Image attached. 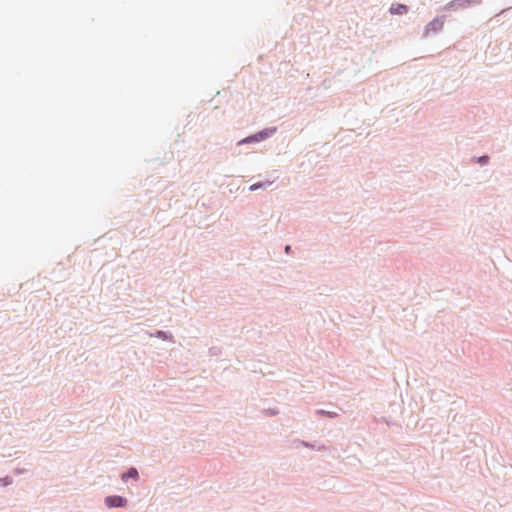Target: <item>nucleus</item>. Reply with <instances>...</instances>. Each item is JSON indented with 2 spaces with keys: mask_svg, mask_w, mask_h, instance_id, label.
<instances>
[{
  "mask_svg": "<svg viewBox=\"0 0 512 512\" xmlns=\"http://www.w3.org/2000/svg\"><path fill=\"white\" fill-rule=\"evenodd\" d=\"M284 251H285V253L289 254L291 252V246L290 245H286L285 248H284Z\"/></svg>",
  "mask_w": 512,
  "mask_h": 512,
  "instance_id": "obj_13",
  "label": "nucleus"
},
{
  "mask_svg": "<svg viewBox=\"0 0 512 512\" xmlns=\"http://www.w3.org/2000/svg\"><path fill=\"white\" fill-rule=\"evenodd\" d=\"M471 161L476 164H479L480 166H485L489 163L490 157L487 154H483L481 156H473L471 158Z\"/></svg>",
  "mask_w": 512,
  "mask_h": 512,
  "instance_id": "obj_6",
  "label": "nucleus"
},
{
  "mask_svg": "<svg viewBox=\"0 0 512 512\" xmlns=\"http://www.w3.org/2000/svg\"><path fill=\"white\" fill-rule=\"evenodd\" d=\"M407 7L403 4H393L391 7H390V12L392 14H405L407 12Z\"/></svg>",
  "mask_w": 512,
  "mask_h": 512,
  "instance_id": "obj_7",
  "label": "nucleus"
},
{
  "mask_svg": "<svg viewBox=\"0 0 512 512\" xmlns=\"http://www.w3.org/2000/svg\"><path fill=\"white\" fill-rule=\"evenodd\" d=\"M316 414L319 415V416H322V417H327V418H335L338 416V414L336 412H332V411H327V410H324V409H317L316 410Z\"/></svg>",
  "mask_w": 512,
  "mask_h": 512,
  "instance_id": "obj_9",
  "label": "nucleus"
},
{
  "mask_svg": "<svg viewBox=\"0 0 512 512\" xmlns=\"http://www.w3.org/2000/svg\"><path fill=\"white\" fill-rule=\"evenodd\" d=\"M277 130H258L256 133L251 134L237 142V145L260 143L270 138Z\"/></svg>",
  "mask_w": 512,
  "mask_h": 512,
  "instance_id": "obj_1",
  "label": "nucleus"
},
{
  "mask_svg": "<svg viewBox=\"0 0 512 512\" xmlns=\"http://www.w3.org/2000/svg\"><path fill=\"white\" fill-rule=\"evenodd\" d=\"M215 349H216L215 347H213V348H211V349H210V352H211V353H213L214 355H216V354H217Z\"/></svg>",
  "mask_w": 512,
  "mask_h": 512,
  "instance_id": "obj_14",
  "label": "nucleus"
},
{
  "mask_svg": "<svg viewBox=\"0 0 512 512\" xmlns=\"http://www.w3.org/2000/svg\"><path fill=\"white\" fill-rule=\"evenodd\" d=\"M120 478L123 482H127L130 479L137 481L139 480L140 476L137 468L132 466L122 472Z\"/></svg>",
  "mask_w": 512,
  "mask_h": 512,
  "instance_id": "obj_3",
  "label": "nucleus"
},
{
  "mask_svg": "<svg viewBox=\"0 0 512 512\" xmlns=\"http://www.w3.org/2000/svg\"><path fill=\"white\" fill-rule=\"evenodd\" d=\"M297 442L303 447L310 448V449H313L316 451H321V450L326 449L325 445H318L316 442H308V441H304V440H297Z\"/></svg>",
  "mask_w": 512,
  "mask_h": 512,
  "instance_id": "obj_4",
  "label": "nucleus"
},
{
  "mask_svg": "<svg viewBox=\"0 0 512 512\" xmlns=\"http://www.w3.org/2000/svg\"><path fill=\"white\" fill-rule=\"evenodd\" d=\"M273 184V181L266 180V181H259L249 186V191H256L259 189H266L269 186Z\"/></svg>",
  "mask_w": 512,
  "mask_h": 512,
  "instance_id": "obj_5",
  "label": "nucleus"
},
{
  "mask_svg": "<svg viewBox=\"0 0 512 512\" xmlns=\"http://www.w3.org/2000/svg\"><path fill=\"white\" fill-rule=\"evenodd\" d=\"M155 337L167 341L172 339V334L168 331L156 330L154 333Z\"/></svg>",
  "mask_w": 512,
  "mask_h": 512,
  "instance_id": "obj_8",
  "label": "nucleus"
},
{
  "mask_svg": "<svg viewBox=\"0 0 512 512\" xmlns=\"http://www.w3.org/2000/svg\"><path fill=\"white\" fill-rule=\"evenodd\" d=\"M13 483V478L9 475L0 477V486L7 487Z\"/></svg>",
  "mask_w": 512,
  "mask_h": 512,
  "instance_id": "obj_10",
  "label": "nucleus"
},
{
  "mask_svg": "<svg viewBox=\"0 0 512 512\" xmlns=\"http://www.w3.org/2000/svg\"><path fill=\"white\" fill-rule=\"evenodd\" d=\"M104 504L108 508H126L128 499L121 495H109L104 498Z\"/></svg>",
  "mask_w": 512,
  "mask_h": 512,
  "instance_id": "obj_2",
  "label": "nucleus"
},
{
  "mask_svg": "<svg viewBox=\"0 0 512 512\" xmlns=\"http://www.w3.org/2000/svg\"><path fill=\"white\" fill-rule=\"evenodd\" d=\"M24 472H26V469H24V468H15V469H14V473H15L16 475L23 474Z\"/></svg>",
  "mask_w": 512,
  "mask_h": 512,
  "instance_id": "obj_12",
  "label": "nucleus"
},
{
  "mask_svg": "<svg viewBox=\"0 0 512 512\" xmlns=\"http://www.w3.org/2000/svg\"><path fill=\"white\" fill-rule=\"evenodd\" d=\"M264 414L266 416H276L279 414V411L275 408H269V409L264 410Z\"/></svg>",
  "mask_w": 512,
  "mask_h": 512,
  "instance_id": "obj_11",
  "label": "nucleus"
}]
</instances>
